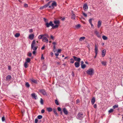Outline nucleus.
I'll return each mask as SVG.
<instances>
[{"label":"nucleus","mask_w":123,"mask_h":123,"mask_svg":"<svg viewBox=\"0 0 123 123\" xmlns=\"http://www.w3.org/2000/svg\"><path fill=\"white\" fill-rule=\"evenodd\" d=\"M50 55L52 57L54 55V54L53 52H51L50 53Z\"/></svg>","instance_id":"nucleus-55"},{"label":"nucleus","mask_w":123,"mask_h":123,"mask_svg":"<svg viewBox=\"0 0 123 123\" xmlns=\"http://www.w3.org/2000/svg\"><path fill=\"white\" fill-rule=\"evenodd\" d=\"M31 53H28L27 54V55L29 57H31Z\"/></svg>","instance_id":"nucleus-41"},{"label":"nucleus","mask_w":123,"mask_h":123,"mask_svg":"<svg viewBox=\"0 0 123 123\" xmlns=\"http://www.w3.org/2000/svg\"><path fill=\"white\" fill-rule=\"evenodd\" d=\"M81 26V25L80 24H78L75 26V28L76 29H78Z\"/></svg>","instance_id":"nucleus-28"},{"label":"nucleus","mask_w":123,"mask_h":123,"mask_svg":"<svg viewBox=\"0 0 123 123\" xmlns=\"http://www.w3.org/2000/svg\"><path fill=\"white\" fill-rule=\"evenodd\" d=\"M36 42L35 41L33 40L32 42L31 45V49H32L33 50H36L38 48L37 46H35Z\"/></svg>","instance_id":"nucleus-1"},{"label":"nucleus","mask_w":123,"mask_h":123,"mask_svg":"<svg viewBox=\"0 0 123 123\" xmlns=\"http://www.w3.org/2000/svg\"><path fill=\"white\" fill-rule=\"evenodd\" d=\"M76 102L77 103H79L80 102V101L79 100L77 99L76 101Z\"/></svg>","instance_id":"nucleus-60"},{"label":"nucleus","mask_w":123,"mask_h":123,"mask_svg":"<svg viewBox=\"0 0 123 123\" xmlns=\"http://www.w3.org/2000/svg\"><path fill=\"white\" fill-rule=\"evenodd\" d=\"M57 6L56 3L55 1H53L52 3L51 6H48L51 9H53L54 8V6Z\"/></svg>","instance_id":"nucleus-7"},{"label":"nucleus","mask_w":123,"mask_h":123,"mask_svg":"<svg viewBox=\"0 0 123 123\" xmlns=\"http://www.w3.org/2000/svg\"><path fill=\"white\" fill-rule=\"evenodd\" d=\"M83 114L81 113H79L77 116V118L80 120H82L83 117Z\"/></svg>","instance_id":"nucleus-6"},{"label":"nucleus","mask_w":123,"mask_h":123,"mask_svg":"<svg viewBox=\"0 0 123 123\" xmlns=\"http://www.w3.org/2000/svg\"><path fill=\"white\" fill-rule=\"evenodd\" d=\"M85 39V37H81L79 39V41H82Z\"/></svg>","instance_id":"nucleus-24"},{"label":"nucleus","mask_w":123,"mask_h":123,"mask_svg":"<svg viewBox=\"0 0 123 123\" xmlns=\"http://www.w3.org/2000/svg\"><path fill=\"white\" fill-rule=\"evenodd\" d=\"M8 69L9 70H10V69H11L10 66H8Z\"/></svg>","instance_id":"nucleus-64"},{"label":"nucleus","mask_w":123,"mask_h":123,"mask_svg":"<svg viewBox=\"0 0 123 123\" xmlns=\"http://www.w3.org/2000/svg\"><path fill=\"white\" fill-rule=\"evenodd\" d=\"M43 19L44 20V22L46 23H48V20L47 19H46L45 18H43Z\"/></svg>","instance_id":"nucleus-44"},{"label":"nucleus","mask_w":123,"mask_h":123,"mask_svg":"<svg viewBox=\"0 0 123 123\" xmlns=\"http://www.w3.org/2000/svg\"><path fill=\"white\" fill-rule=\"evenodd\" d=\"M75 66L76 67V68H78L79 67L80 65V63L79 62H76L75 63H74Z\"/></svg>","instance_id":"nucleus-21"},{"label":"nucleus","mask_w":123,"mask_h":123,"mask_svg":"<svg viewBox=\"0 0 123 123\" xmlns=\"http://www.w3.org/2000/svg\"><path fill=\"white\" fill-rule=\"evenodd\" d=\"M61 51V49H58L57 51V53H60Z\"/></svg>","instance_id":"nucleus-49"},{"label":"nucleus","mask_w":123,"mask_h":123,"mask_svg":"<svg viewBox=\"0 0 123 123\" xmlns=\"http://www.w3.org/2000/svg\"><path fill=\"white\" fill-rule=\"evenodd\" d=\"M57 110L59 111H61V109L60 107H58L57 108Z\"/></svg>","instance_id":"nucleus-47"},{"label":"nucleus","mask_w":123,"mask_h":123,"mask_svg":"<svg viewBox=\"0 0 123 123\" xmlns=\"http://www.w3.org/2000/svg\"><path fill=\"white\" fill-rule=\"evenodd\" d=\"M106 54V50L105 49H104L102 51V56L103 57L105 56Z\"/></svg>","instance_id":"nucleus-13"},{"label":"nucleus","mask_w":123,"mask_h":123,"mask_svg":"<svg viewBox=\"0 0 123 123\" xmlns=\"http://www.w3.org/2000/svg\"><path fill=\"white\" fill-rule=\"evenodd\" d=\"M102 22L101 21L99 20L98 22L97 27L98 28H99L101 25Z\"/></svg>","instance_id":"nucleus-19"},{"label":"nucleus","mask_w":123,"mask_h":123,"mask_svg":"<svg viewBox=\"0 0 123 123\" xmlns=\"http://www.w3.org/2000/svg\"><path fill=\"white\" fill-rule=\"evenodd\" d=\"M65 18L64 17V18H62V19H61V20H62V21H64V20H65Z\"/></svg>","instance_id":"nucleus-61"},{"label":"nucleus","mask_w":123,"mask_h":123,"mask_svg":"<svg viewBox=\"0 0 123 123\" xmlns=\"http://www.w3.org/2000/svg\"><path fill=\"white\" fill-rule=\"evenodd\" d=\"M95 98L94 97H93L91 100V102L92 104V105H93L95 102Z\"/></svg>","instance_id":"nucleus-23"},{"label":"nucleus","mask_w":123,"mask_h":123,"mask_svg":"<svg viewBox=\"0 0 123 123\" xmlns=\"http://www.w3.org/2000/svg\"><path fill=\"white\" fill-rule=\"evenodd\" d=\"M94 33L98 38H100L101 37V35L99 34V32L97 30H95Z\"/></svg>","instance_id":"nucleus-8"},{"label":"nucleus","mask_w":123,"mask_h":123,"mask_svg":"<svg viewBox=\"0 0 123 123\" xmlns=\"http://www.w3.org/2000/svg\"><path fill=\"white\" fill-rule=\"evenodd\" d=\"M70 63H73L74 62V60L72 58L71 59H70Z\"/></svg>","instance_id":"nucleus-33"},{"label":"nucleus","mask_w":123,"mask_h":123,"mask_svg":"<svg viewBox=\"0 0 123 123\" xmlns=\"http://www.w3.org/2000/svg\"><path fill=\"white\" fill-rule=\"evenodd\" d=\"M24 6L25 7H28V5L26 3H25L24 4Z\"/></svg>","instance_id":"nucleus-52"},{"label":"nucleus","mask_w":123,"mask_h":123,"mask_svg":"<svg viewBox=\"0 0 123 123\" xmlns=\"http://www.w3.org/2000/svg\"><path fill=\"white\" fill-rule=\"evenodd\" d=\"M34 35L33 34L30 35L29 36V38L31 40H32L33 39Z\"/></svg>","instance_id":"nucleus-20"},{"label":"nucleus","mask_w":123,"mask_h":123,"mask_svg":"<svg viewBox=\"0 0 123 123\" xmlns=\"http://www.w3.org/2000/svg\"><path fill=\"white\" fill-rule=\"evenodd\" d=\"M98 49L96 45H95V55L94 57V58H95L96 57L98 54Z\"/></svg>","instance_id":"nucleus-11"},{"label":"nucleus","mask_w":123,"mask_h":123,"mask_svg":"<svg viewBox=\"0 0 123 123\" xmlns=\"http://www.w3.org/2000/svg\"><path fill=\"white\" fill-rule=\"evenodd\" d=\"M31 80L32 82L35 83H37V81L36 80L32 79H31Z\"/></svg>","instance_id":"nucleus-25"},{"label":"nucleus","mask_w":123,"mask_h":123,"mask_svg":"<svg viewBox=\"0 0 123 123\" xmlns=\"http://www.w3.org/2000/svg\"><path fill=\"white\" fill-rule=\"evenodd\" d=\"M41 60H43L44 59V57H43V55H42V57L41 58Z\"/></svg>","instance_id":"nucleus-57"},{"label":"nucleus","mask_w":123,"mask_h":123,"mask_svg":"<svg viewBox=\"0 0 123 123\" xmlns=\"http://www.w3.org/2000/svg\"><path fill=\"white\" fill-rule=\"evenodd\" d=\"M52 1H50L48 2L47 4H45V5L43 6H42L40 8V10H42L44 8H46L47 7H48L49 5V4L51 3Z\"/></svg>","instance_id":"nucleus-5"},{"label":"nucleus","mask_w":123,"mask_h":123,"mask_svg":"<svg viewBox=\"0 0 123 123\" xmlns=\"http://www.w3.org/2000/svg\"><path fill=\"white\" fill-rule=\"evenodd\" d=\"M83 15L85 17H86L87 16V14H86L85 13H83Z\"/></svg>","instance_id":"nucleus-51"},{"label":"nucleus","mask_w":123,"mask_h":123,"mask_svg":"<svg viewBox=\"0 0 123 123\" xmlns=\"http://www.w3.org/2000/svg\"><path fill=\"white\" fill-rule=\"evenodd\" d=\"M86 73L88 75L91 76L94 74V70L92 68L89 69L86 71Z\"/></svg>","instance_id":"nucleus-2"},{"label":"nucleus","mask_w":123,"mask_h":123,"mask_svg":"<svg viewBox=\"0 0 123 123\" xmlns=\"http://www.w3.org/2000/svg\"><path fill=\"white\" fill-rule=\"evenodd\" d=\"M47 111L49 112H50L52 111V109L51 108H47Z\"/></svg>","instance_id":"nucleus-26"},{"label":"nucleus","mask_w":123,"mask_h":123,"mask_svg":"<svg viewBox=\"0 0 123 123\" xmlns=\"http://www.w3.org/2000/svg\"><path fill=\"white\" fill-rule=\"evenodd\" d=\"M55 104L57 105H59V104L58 101L57 99H55Z\"/></svg>","instance_id":"nucleus-37"},{"label":"nucleus","mask_w":123,"mask_h":123,"mask_svg":"<svg viewBox=\"0 0 123 123\" xmlns=\"http://www.w3.org/2000/svg\"><path fill=\"white\" fill-rule=\"evenodd\" d=\"M32 97L34 98L35 99H37V96L36 95V94L35 93H32L31 94Z\"/></svg>","instance_id":"nucleus-17"},{"label":"nucleus","mask_w":123,"mask_h":123,"mask_svg":"<svg viewBox=\"0 0 123 123\" xmlns=\"http://www.w3.org/2000/svg\"><path fill=\"white\" fill-rule=\"evenodd\" d=\"M39 91L40 92L42 93L44 95L46 94V92L45 91L44 89L40 90Z\"/></svg>","instance_id":"nucleus-16"},{"label":"nucleus","mask_w":123,"mask_h":123,"mask_svg":"<svg viewBox=\"0 0 123 123\" xmlns=\"http://www.w3.org/2000/svg\"><path fill=\"white\" fill-rule=\"evenodd\" d=\"M81 68L82 69H84L86 67V66L85 64H82V65H81Z\"/></svg>","instance_id":"nucleus-36"},{"label":"nucleus","mask_w":123,"mask_h":123,"mask_svg":"<svg viewBox=\"0 0 123 123\" xmlns=\"http://www.w3.org/2000/svg\"><path fill=\"white\" fill-rule=\"evenodd\" d=\"M25 86L28 88H29L30 86V85L29 84V83L27 82L25 84Z\"/></svg>","instance_id":"nucleus-31"},{"label":"nucleus","mask_w":123,"mask_h":123,"mask_svg":"<svg viewBox=\"0 0 123 123\" xmlns=\"http://www.w3.org/2000/svg\"><path fill=\"white\" fill-rule=\"evenodd\" d=\"M90 24L91 25V27H93L94 26H93V25L92 24H92Z\"/></svg>","instance_id":"nucleus-63"},{"label":"nucleus","mask_w":123,"mask_h":123,"mask_svg":"<svg viewBox=\"0 0 123 123\" xmlns=\"http://www.w3.org/2000/svg\"><path fill=\"white\" fill-rule=\"evenodd\" d=\"M55 55L56 56V58H58L57 57L59 55V54L58 53H55Z\"/></svg>","instance_id":"nucleus-48"},{"label":"nucleus","mask_w":123,"mask_h":123,"mask_svg":"<svg viewBox=\"0 0 123 123\" xmlns=\"http://www.w3.org/2000/svg\"><path fill=\"white\" fill-rule=\"evenodd\" d=\"M43 117L42 115H39L37 116V118L39 119H41Z\"/></svg>","instance_id":"nucleus-38"},{"label":"nucleus","mask_w":123,"mask_h":123,"mask_svg":"<svg viewBox=\"0 0 123 123\" xmlns=\"http://www.w3.org/2000/svg\"><path fill=\"white\" fill-rule=\"evenodd\" d=\"M28 65H29L27 63V62H25L24 64V66L25 67V68H27L28 67Z\"/></svg>","instance_id":"nucleus-29"},{"label":"nucleus","mask_w":123,"mask_h":123,"mask_svg":"<svg viewBox=\"0 0 123 123\" xmlns=\"http://www.w3.org/2000/svg\"><path fill=\"white\" fill-rule=\"evenodd\" d=\"M55 45H54L53 46V50L54 52H55L56 50H55Z\"/></svg>","instance_id":"nucleus-39"},{"label":"nucleus","mask_w":123,"mask_h":123,"mask_svg":"<svg viewBox=\"0 0 123 123\" xmlns=\"http://www.w3.org/2000/svg\"><path fill=\"white\" fill-rule=\"evenodd\" d=\"M51 38V39H52V40H54V37L53 36H52V35H51L50 36Z\"/></svg>","instance_id":"nucleus-58"},{"label":"nucleus","mask_w":123,"mask_h":123,"mask_svg":"<svg viewBox=\"0 0 123 123\" xmlns=\"http://www.w3.org/2000/svg\"><path fill=\"white\" fill-rule=\"evenodd\" d=\"M44 48H45V46H44L42 47V48H41V49L42 50H43L44 49Z\"/></svg>","instance_id":"nucleus-62"},{"label":"nucleus","mask_w":123,"mask_h":123,"mask_svg":"<svg viewBox=\"0 0 123 123\" xmlns=\"http://www.w3.org/2000/svg\"><path fill=\"white\" fill-rule=\"evenodd\" d=\"M43 41L47 43L48 42V40L47 39V38L46 37H44L42 39Z\"/></svg>","instance_id":"nucleus-18"},{"label":"nucleus","mask_w":123,"mask_h":123,"mask_svg":"<svg viewBox=\"0 0 123 123\" xmlns=\"http://www.w3.org/2000/svg\"><path fill=\"white\" fill-rule=\"evenodd\" d=\"M73 57L74 58V60L75 61H77L79 62H80L81 60V59L80 58H77L74 56H73Z\"/></svg>","instance_id":"nucleus-10"},{"label":"nucleus","mask_w":123,"mask_h":123,"mask_svg":"<svg viewBox=\"0 0 123 123\" xmlns=\"http://www.w3.org/2000/svg\"><path fill=\"white\" fill-rule=\"evenodd\" d=\"M20 36V34L18 33H16L15 35V36L16 37H18Z\"/></svg>","instance_id":"nucleus-30"},{"label":"nucleus","mask_w":123,"mask_h":123,"mask_svg":"<svg viewBox=\"0 0 123 123\" xmlns=\"http://www.w3.org/2000/svg\"><path fill=\"white\" fill-rule=\"evenodd\" d=\"M11 78V75H8L6 77V80L7 81H9L10 80Z\"/></svg>","instance_id":"nucleus-9"},{"label":"nucleus","mask_w":123,"mask_h":123,"mask_svg":"<svg viewBox=\"0 0 123 123\" xmlns=\"http://www.w3.org/2000/svg\"><path fill=\"white\" fill-rule=\"evenodd\" d=\"M92 18H90L89 19V22L90 23V24H92Z\"/></svg>","instance_id":"nucleus-45"},{"label":"nucleus","mask_w":123,"mask_h":123,"mask_svg":"<svg viewBox=\"0 0 123 123\" xmlns=\"http://www.w3.org/2000/svg\"><path fill=\"white\" fill-rule=\"evenodd\" d=\"M102 38L104 40H106L108 38L107 37L105 36H102Z\"/></svg>","instance_id":"nucleus-34"},{"label":"nucleus","mask_w":123,"mask_h":123,"mask_svg":"<svg viewBox=\"0 0 123 123\" xmlns=\"http://www.w3.org/2000/svg\"><path fill=\"white\" fill-rule=\"evenodd\" d=\"M83 8L84 10L85 11H86L88 9V6L87 4H85L83 6Z\"/></svg>","instance_id":"nucleus-12"},{"label":"nucleus","mask_w":123,"mask_h":123,"mask_svg":"<svg viewBox=\"0 0 123 123\" xmlns=\"http://www.w3.org/2000/svg\"><path fill=\"white\" fill-rule=\"evenodd\" d=\"M38 121V120L36 118L35 120V123H37Z\"/></svg>","instance_id":"nucleus-53"},{"label":"nucleus","mask_w":123,"mask_h":123,"mask_svg":"<svg viewBox=\"0 0 123 123\" xmlns=\"http://www.w3.org/2000/svg\"><path fill=\"white\" fill-rule=\"evenodd\" d=\"M118 107V105L117 104L115 105L114 106H113V108L114 109H115L116 108H117Z\"/></svg>","instance_id":"nucleus-35"},{"label":"nucleus","mask_w":123,"mask_h":123,"mask_svg":"<svg viewBox=\"0 0 123 123\" xmlns=\"http://www.w3.org/2000/svg\"><path fill=\"white\" fill-rule=\"evenodd\" d=\"M45 112V110H44L43 109L41 111V113H44Z\"/></svg>","instance_id":"nucleus-50"},{"label":"nucleus","mask_w":123,"mask_h":123,"mask_svg":"<svg viewBox=\"0 0 123 123\" xmlns=\"http://www.w3.org/2000/svg\"><path fill=\"white\" fill-rule=\"evenodd\" d=\"M62 111L65 115H67L68 114V112L66 108H64L63 109Z\"/></svg>","instance_id":"nucleus-14"},{"label":"nucleus","mask_w":123,"mask_h":123,"mask_svg":"<svg viewBox=\"0 0 123 123\" xmlns=\"http://www.w3.org/2000/svg\"><path fill=\"white\" fill-rule=\"evenodd\" d=\"M26 62H27V63H29L31 61V59L29 58H27L26 59Z\"/></svg>","instance_id":"nucleus-27"},{"label":"nucleus","mask_w":123,"mask_h":123,"mask_svg":"<svg viewBox=\"0 0 123 123\" xmlns=\"http://www.w3.org/2000/svg\"><path fill=\"white\" fill-rule=\"evenodd\" d=\"M54 23L55 25H54L53 27V29L57 28L60 24V22L59 20H55L54 21Z\"/></svg>","instance_id":"nucleus-3"},{"label":"nucleus","mask_w":123,"mask_h":123,"mask_svg":"<svg viewBox=\"0 0 123 123\" xmlns=\"http://www.w3.org/2000/svg\"><path fill=\"white\" fill-rule=\"evenodd\" d=\"M40 103L42 105H43V99L42 98H41Z\"/></svg>","instance_id":"nucleus-46"},{"label":"nucleus","mask_w":123,"mask_h":123,"mask_svg":"<svg viewBox=\"0 0 123 123\" xmlns=\"http://www.w3.org/2000/svg\"><path fill=\"white\" fill-rule=\"evenodd\" d=\"M94 107V108H96L97 107V106L96 104H95L93 106Z\"/></svg>","instance_id":"nucleus-56"},{"label":"nucleus","mask_w":123,"mask_h":123,"mask_svg":"<svg viewBox=\"0 0 123 123\" xmlns=\"http://www.w3.org/2000/svg\"><path fill=\"white\" fill-rule=\"evenodd\" d=\"M53 111L55 114H56L57 115H58V114L57 113L55 110V109H53Z\"/></svg>","instance_id":"nucleus-43"},{"label":"nucleus","mask_w":123,"mask_h":123,"mask_svg":"<svg viewBox=\"0 0 123 123\" xmlns=\"http://www.w3.org/2000/svg\"><path fill=\"white\" fill-rule=\"evenodd\" d=\"M71 12L72 14L71 18L72 19H75V15L74 14V13L73 12V11H72Z\"/></svg>","instance_id":"nucleus-15"},{"label":"nucleus","mask_w":123,"mask_h":123,"mask_svg":"<svg viewBox=\"0 0 123 123\" xmlns=\"http://www.w3.org/2000/svg\"><path fill=\"white\" fill-rule=\"evenodd\" d=\"M44 36H47L48 37V35L46 34L44 35H39L38 37V38L39 39H41L42 38V37Z\"/></svg>","instance_id":"nucleus-22"},{"label":"nucleus","mask_w":123,"mask_h":123,"mask_svg":"<svg viewBox=\"0 0 123 123\" xmlns=\"http://www.w3.org/2000/svg\"><path fill=\"white\" fill-rule=\"evenodd\" d=\"M36 50H34L33 51V52L32 53L33 54L35 55L36 53Z\"/></svg>","instance_id":"nucleus-54"},{"label":"nucleus","mask_w":123,"mask_h":123,"mask_svg":"<svg viewBox=\"0 0 123 123\" xmlns=\"http://www.w3.org/2000/svg\"><path fill=\"white\" fill-rule=\"evenodd\" d=\"M2 120L3 122L5 121V118L4 116H3L2 117Z\"/></svg>","instance_id":"nucleus-42"},{"label":"nucleus","mask_w":123,"mask_h":123,"mask_svg":"<svg viewBox=\"0 0 123 123\" xmlns=\"http://www.w3.org/2000/svg\"><path fill=\"white\" fill-rule=\"evenodd\" d=\"M102 64L104 66H106V62L104 61H102Z\"/></svg>","instance_id":"nucleus-32"},{"label":"nucleus","mask_w":123,"mask_h":123,"mask_svg":"<svg viewBox=\"0 0 123 123\" xmlns=\"http://www.w3.org/2000/svg\"><path fill=\"white\" fill-rule=\"evenodd\" d=\"M45 25L47 28L49 27L50 26H52L53 29V27L54 26V24L53 23V22L52 21H50L49 23H46Z\"/></svg>","instance_id":"nucleus-4"},{"label":"nucleus","mask_w":123,"mask_h":123,"mask_svg":"<svg viewBox=\"0 0 123 123\" xmlns=\"http://www.w3.org/2000/svg\"><path fill=\"white\" fill-rule=\"evenodd\" d=\"M84 63V62L83 61H81V65H82V64H83Z\"/></svg>","instance_id":"nucleus-59"},{"label":"nucleus","mask_w":123,"mask_h":123,"mask_svg":"<svg viewBox=\"0 0 123 123\" xmlns=\"http://www.w3.org/2000/svg\"><path fill=\"white\" fill-rule=\"evenodd\" d=\"M113 110L112 109H111L110 110H109V113H111L113 112Z\"/></svg>","instance_id":"nucleus-40"}]
</instances>
